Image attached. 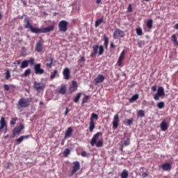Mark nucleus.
Returning <instances> with one entry per match:
<instances>
[{"mask_svg": "<svg viewBox=\"0 0 178 178\" xmlns=\"http://www.w3.org/2000/svg\"><path fill=\"white\" fill-rule=\"evenodd\" d=\"M80 62H86V57L84 56H81V59L79 60V63Z\"/></svg>", "mask_w": 178, "mask_h": 178, "instance_id": "5fc2aeb1", "label": "nucleus"}, {"mask_svg": "<svg viewBox=\"0 0 178 178\" xmlns=\"http://www.w3.org/2000/svg\"><path fill=\"white\" fill-rule=\"evenodd\" d=\"M68 113H69V108L67 107V108H65V116H67Z\"/></svg>", "mask_w": 178, "mask_h": 178, "instance_id": "13d9d810", "label": "nucleus"}, {"mask_svg": "<svg viewBox=\"0 0 178 178\" xmlns=\"http://www.w3.org/2000/svg\"><path fill=\"white\" fill-rule=\"evenodd\" d=\"M28 64L30 63V65H34L35 60L33 58H31L29 60H27Z\"/></svg>", "mask_w": 178, "mask_h": 178, "instance_id": "09e8293b", "label": "nucleus"}, {"mask_svg": "<svg viewBox=\"0 0 178 178\" xmlns=\"http://www.w3.org/2000/svg\"><path fill=\"white\" fill-rule=\"evenodd\" d=\"M3 88H4V90H5L6 91H9V90H10V88H9V86H8V85L4 84V85H3Z\"/></svg>", "mask_w": 178, "mask_h": 178, "instance_id": "864d4df0", "label": "nucleus"}, {"mask_svg": "<svg viewBox=\"0 0 178 178\" xmlns=\"http://www.w3.org/2000/svg\"><path fill=\"white\" fill-rule=\"evenodd\" d=\"M134 120L133 118L127 120V124H128V126H131V124H133Z\"/></svg>", "mask_w": 178, "mask_h": 178, "instance_id": "8fccbe9b", "label": "nucleus"}, {"mask_svg": "<svg viewBox=\"0 0 178 178\" xmlns=\"http://www.w3.org/2000/svg\"><path fill=\"white\" fill-rule=\"evenodd\" d=\"M30 102H31V98H21L18 101V109H22V108H28V106H30Z\"/></svg>", "mask_w": 178, "mask_h": 178, "instance_id": "7ed1b4c3", "label": "nucleus"}, {"mask_svg": "<svg viewBox=\"0 0 178 178\" xmlns=\"http://www.w3.org/2000/svg\"><path fill=\"white\" fill-rule=\"evenodd\" d=\"M152 90L154 91V92L156 91V86H152Z\"/></svg>", "mask_w": 178, "mask_h": 178, "instance_id": "bf43d9fd", "label": "nucleus"}, {"mask_svg": "<svg viewBox=\"0 0 178 178\" xmlns=\"http://www.w3.org/2000/svg\"><path fill=\"white\" fill-rule=\"evenodd\" d=\"M105 80V76L102 74H99L96 79H95V84H99V83H102Z\"/></svg>", "mask_w": 178, "mask_h": 178, "instance_id": "a211bd4d", "label": "nucleus"}, {"mask_svg": "<svg viewBox=\"0 0 178 178\" xmlns=\"http://www.w3.org/2000/svg\"><path fill=\"white\" fill-rule=\"evenodd\" d=\"M124 50L122 51L119 58H118V66H122V63L123 62V60H124Z\"/></svg>", "mask_w": 178, "mask_h": 178, "instance_id": "6ab92c4d", "label": "nucleus"}, {"mask_svg": "<svg viewBox=\"0 0 178 178\" xmlns=\"http://www.w3.org/2000/svg\"><path fill=\"white\" fill-rule=\"evenodd\" d=\"M22 137H24V138H30V135L22 136Z\"/></svg>", "mask_w": 178, "mask_h": 178, "instance_id": "e2e57ef3", "label": "nucleus"}, {"mask_svg": "<svg viewBox=\"0 0 178 178\" xmlns=\"http://www.w3.org/2000/svg\"><path fill=\"white\" fill-rule=\"evenodd\" d=\"M80 98H81V92H79L76 94V96L74 99V102H75V104H77V102L80 101Z\"/></svg>", "mask_w": 178, "mask_h": 178, "instance_id": "72a5a7b5", "label": "nucleus"}, {"mask_svg": "<svg viewBox=\"0 0 178 178\" xmlns=\"http://www.w3.org/2000/svg\"><path fill=\"white\" fill-rule=\"evenodd\" d=\"M126 35L124 34V31L120 30V29H116L113 33V38L114 40H118V38H123Z\"/></svg>", "mask_w": 178, "mask_h": 178, "instance_id": "20e7f679", "label": "nucleus"}, {"mask_svg": "<svg viewBox=\"0 0 178 178\" xmlns=\"http://www.w3.org/2000/svg\"><path fill=\"white\" fill-rule=\"evenodd\" d=\"M16 136H17V135L15 134V133L13 132V135L10 136V138H15V137H16Z\"/></svg>", "mask_w": 178, "mask_h": 178, "instance_id": "052dcab7", "label": "nucleus"}, {"mask_svg": "<svg viewBox=\"0 0 178 178\" xmlns=\"http://www.w3.org/2000/svg\"><path fill=\"white\" fill-rule=\"evenodd\" d=\"M69 23L65 20H62L58 24L59 31L61 33H66L67 31V26Z\"/></svg>", "mask_w": 178, "mask_h": 178, "instance_id": "423d86ee", "label": "nucleus"}, {"mask_svg": "<svg viewBox=\"0 0 178 178\" xmlns=\"http://www.w3.org/2000/svg\"><path fill=\"white\" fill-rule=\"evenodd\" d=\"M129 177V172L127 170H124L121 173V178H127Z\"/></svg>", "mask_w": 178, "mask_h": 178, "instance_id": "f704fd0d", "label": "nucleus"}, {"mask_svg": "<svg viewBox=\"0 0 178 178\" xmlns=\"http://www.w3.org/2000/svg\"><path fill=\"white\" fill-rule=\"evenodd\" d=\"M142 177H143V178L148 177V173H147V172H143V173L142 174Z\"/></svg>", "mask_w": 178, "mask_h": 178, "instance_id": "4d7b16f0", "label": "nucleus"}, {"mask_svg": "<svg viewBox=\"0 0 178 178\" xmlns=\"http://www.w3.org/2000/svg\"><path fill=\"white\" fill-rule=\"evenodd\" d=\"M88 99H90V96H87V95H86L83 98V99H82V105L83 104H86V102H87V101H88Z\"/></svg>", "mask_w": 178, "mask_h": 178, "instance_id": "37998d69", "label": "nucleus"}, {"mask_svg": "<svg viewBox=\"0 0 178 178\" xmlns=\"http://www.w3.org/2000/svg\"><path fill=\"white\" fill-rule=\"evenodd\" d=\"M58 94H62L65 95L66 94V85H62L60 88L58 90Z\"/></svg>", "mask_w": 178, "mask_h": 178, "instance_id": "393cba45", "label": "nucleus"}, {"mask_svg": "<svg viewBox=\"0 0 178 178\" xmlns=\"http://www.w3.org/2000/svg\"><path fill=\"white\" fill-rule=\"evenodd\" d=\"M138 99V94L134 95L130 99L129 102L131 104Z\"/></svg>", "mask_w": 178, "mask_h": 178, "instance_id": "c756f323", "label": "nucleus"}, {"mask_svg": "<svg viewBox=\"0 0 178 178\" xmlns=\"http://www.w3.org/2000/svg\"><path fill=\"white\" fill-rule=\"evenodd\" d=\"M127 10H128V12H129V13L133 12V8L131 7V4H129V5L128 6Z\"/></svg>", "mask_w": 178, "mask_h": 178, "instance_id": "603ef678", "label": "nucleus"}, {"mask_svg": "<svg viewBox=\"0 0 178 178\" xmlns=\"http://www.w3.org/2000/svg\"><path fill=\"white\" fill-rule=\"evenodd\" d=\"M164 107H165V102H160L157 104V108H159V109H162Z\"/></svg>", "mask_w": 178, "mask_h": 178, "instance_id": "58836bf2", "label": "nucleus"}, {"mask_svg": "<svg viewBox=\"0 0 178 178\" xmlns=\"http://www.w3.org/2000/svg\"><path fill=\"white\" fill-rule=\"evenodd\" d=\"M57 76H59V74H58V70L56 69L52 72H51L50 79L54 80V79H55V77Z\"/></svg>", "mask_w": 178, "mask_h": 178, "instance_id": "a878e982", "label": "nucleus"}, {"mask_svg": "<svg viewBox=\"0 0 178 178\" xmlns=\"http://www.w3.org/2000/svg\"><path fill=\"white\" fill-rule=\"evenodd\" d=\"M138 116L140 118H144V116H145V113H144L143 110H139L138 112Z\"/></svg>", "mask_w": 178, "mask_h": 178, "instance_id": "a19ab883", "label": "nucleus"}, {"mask_svg": "<svg viewBox=\"0 0 178 178\" xmlns=\"http://www.w3.org/2000/svg\"><path fill=\"white\" fill-rule=\"evenodd\" d=\"M20 67L21 69H26V67H29V61H27V60L22 61Z\"/></svg>", "mask_w": 178, "mask_h": 178, "instance_id": "7c9ffc66", "label": "nucleus"}, {"mask_svg": "<svg viewBox=\"0 0 178 178\" xmlns=\"http://www.w3.org/2000/svg\"><path fill=\"white\" fill-rule=\"evenodd\" d=\"M33 88L38 92H41L45 89V83L35 81L33 84Z\"/></svg>", "mask_w": 178, "mask_h": 178, "instance_id": "39448f33", "label": "nucleus"}, {"mask_svg": "<svg viewBox=\"0 0 178 178\" xmlns=\"http://www.w3.org/2000/svg\"><path fill=\"white\" fill-rule=\"evenodd\" d=\"M102 23H104V17H101L100 19L95 21V27H99Z\"/></svg>", "mask_w": 178, "mask_h": 178, "instance_id": "473e14b6", "label": "nucleus"}, {"mask_svg": "<svg viewBox=\"0 0 178 178\" xmlns=\"http://www.w3.org/2000/svg\"><path fill=\"white\" fill-rule=\"evenodd\" d=\"M104 52H105L104 46L95 44L92 46V52L90 54V57L95 58L97 56V54H98V55H104Z\"/></svg>", "mask_w": 178, "mask_h": 178, "instance_id": "f03ea898", "label": "nucleus"}, {"mask_svg": "<svg viewBox=\"0 0 178 178\" xmlns=\"http://www.w3.org/2000/svg\"><path fill=\"white\" fill-rule=\"evenodd\" d=\"M30 73H31V69L26 70L24 73V77H27V76H29Z\"/></svg>", "mask_w": 178, "mask_h": 178, "instance_id": "a18cd8bd", "label": "nucleus"}, {"mask_svg": "<svg viewBox=\"0 0 178 178\" xmlns=\"http://www.w3.org/2000/svg\"><path fill=\"white\" fill-rule=\"evenodd\" d=\"M77 82H76V81H72V86L69 88L70 94L74 92V91H77Z\"/></svg>", "mask_w": 178, "mask_h": 178, "instance_id": "f8f14e48", "label": "nucleus"}, {"mask_svg": "<svg viewBox=\"0 0 178 178\" xmlns=\"http://www.w3.org/2000/svg\"><path fill=\"white\" fill-rule=\"evenodd\" d=\"M70 154V149H66L63 152V155H64V156H65V158L67 157Z\"/></svg>", "mask_w": 178, "mask_h": 178, "instance_id": "c03bdc74", "label": "nucleus"}, {"mask_svg": "<svg viewBox=\"0 0 178 178\" xmlns=\"http://www.w3.org/2000/svg\"><path fill=\"white\" fill-rule=\"evenodd\" d=\"M159 95H158V93H156L155 95H154V99L156 100V101H159Z\"/></svg>", "mask_w": 178, "mask_h": 178, "instance_id": "6e6d98bb", "label": "nucleus"}, {"mask_svg": "<svg viewBox=\"0 0 178 178\" xmlns=\"http://www.w3.org/2000/svg\"><path fill=\"white\" fill-rule=\"evenodd\" d=\"M63 74L65 80H69L70 79V70L67 67L65 68L63 71Z\"/></svg>", "mask_w": 178, "mask_h": 178, "instance_id": "ddd939ff", "label": "nucleus"}, {"mask_svg": "<svg viewBox=\"0 0 178 178\" xmlns=\"http://www.w3.org/2000/svg\"><path fill=\"white\" fill-rule=\"evenodd\" d=\"M119 126V115L116 114L114 116L113 121V128L118 129Z\"/></svg>", "mask_w": 178, "mask_h": 178, "instance_id": "2eb2a0df", "label": "nucleus"}, {"mask_svg": "<svg viewBox=\"0 0 178 178\" xmlns=\"http://www.w3.org/2000/svg\"><path fill=\"white\" fill-rule=\"evenodd\" d=\"M34 70L35 74H44V69L41 68V64L40 63L34 65Z\"/></svg>", "mask_w": 178, "mask_h": 178, "instance_id": "1a4fd4ad", "label": "nucleus"}, {"mask_svg": "<svg viewBox=\"0 0 178 178\" xmlns=\"http://www.w3.org/2000/svg\"><path fill=\"white\" fill-rule=\"evenodd\" d=\"M99 136H102V132H97L93 136L90 141V145H92V147L96 145L97 148H99L104 145V140H99ZM97 140H99L97 141Z\"/></svg>", "mask_w": 178, "mask_h": 178, "instance_id": "f257e3e1", "label": "nucleus"}, {"mask_svg": "<svg viewBox=\"0 0 178 178\" xmlns=\"http://www.w3.org/2000/svg\"><path fill=\"white\" fill-rule=\"evenodd\" d=\"M30 31L31 33H33V34H41L42 33V28L40 29L38 27L31 26L30 28Z\"/></svg>", "mask_w": 178, "mask_h": 178, "instance_id": "4468645a", "label": "nucleus"}, {"mask_svg": "<svg viewBox=\"0 0 178 178\" xmlns=\"http://www.w3.org/2000/svg\"><path fill=\"white\" fill-rule=\"evenodd\" d=\"M161 168L164 172H166V171L170 170V169H172V165H170V163H165L161 165Z\"/></svg>", "mask_w": 178, "mask_h": 178, "instance_id": "aec40b11", "label": "nucleus"}, {"mask_svg": "<svg viewBox=\"0 0 178 178\" xmlns=\"http://www.w3.org/2000/svg\"><path fill=\"white\" fill-rule=\"evenodd\" d=\"M110 47L115 48V44H113V42H111Z\"/></svg>", "mask_w": 178, "mask_h": 178, "instance_id": "680f3d73", "label": "nucleus"}, {"mask_svg": "<svg viewBox=\"0 0 178 178\" xmlns=\"http://www.w3.org/2000/svg\"><path fill=\"white\" fill-rule=\"evenodd\" d=\"M5 140H6V138H9V134L6 135L5 137H4Z\"/></svg>", "mask_w": 178, "mask_h": 178, "instance_id": "338daca9", "label": "nucleus"}, {"mask_svg": "<svg viewBox=\"0 0 178 178\" xmlns=\"http://www.w3.org/2000/svg\"><path fill=\"white\" fill-rule=\"evenodd\" d=\"M5 79L6 80L10 79V71L9 70H6Z\"/></svg>", "mask_w": 178, "mask_h": 178, "instance_id": "ea45409f", "label": "nucleus"}, {"mask_svg": "<svg viewBox=\"0 0 178 178\" xmlns=\"http://www.w3.org/2000/svg\"><path fill=\"white\" fill-rule=\"evenodd\" d=\"M32 26H33V25L31 24V23H30V19H29V18L27 17H26L24 19V29H30Z\"/></svg>", "mask_w": 178, "mask_h": 178, "instance_id": "f3484780", "label": "nucleus"}, {"mask_svg": "<svg viewBox=\"0 0 178 178\" xmlns=\"http://www.w3.org/2000/svg\"><path fill=\"white\" fill-rule=\"evenodd\" d=\"M94 119L95 120H98V115L95 114V113H92L91 118H90V121L94 122Z\"/></svg>", "mask_w": 178, "mask_h": 178, "instance_id": "4c0bfd02", "label": "nucleus"}, {"mask_svg": "<svg viewBox=\"0 0 178 178\" xmlns=\"http://www.w3.org/2000/svg\"><path fill=\"white\" fill-rule=\"evenodd\" d=\"M17 120H19V119L17 117L12 118L10 122V124L14 126V124H16V122H17Z\"/></svg>", "mask_w": 178, "mask_h": 178, "instance_id": "c9c22d12", "label": "nucleus"}, {"mask_svg": "<svg viewBox=\"0 0 178 178\" xmlns=\"http://www.w3.org/2000/svg\"><path fill=\"white\" fill-rule=\"evenodd\" d=\"M154 23V20L152 19H149L146 22V26L149 30H151L152 29V24Z\"/></svg>", "mask_w": 178, "mask_h": 178, "instance_id": "cd10ccee", "label": "nucleus"}, {"mask_svg": "<svg viewBox=\"0 0 178 178\" xmlns=\"http://www.w3.org/2000/svg\"><path fill=\"white\" fill-rule=\"evenodd\" d=\"M174 29H175V30H178V23L174 26Z\"/></svg>", "mask_w": 178, "mask_h": 178, "instance_id": "0e129e2a", "label": "nucleus"}, {"mask_svg": "<svg viewBox=\"0 0 178 178\" xmlns=\"http://www.w3.org/2000/svg\"><path fill=\"white\" fill-rule=\"evenodd\" d=\"M95 129V124L94 123V121H90L89 124V130L90 133H92L94 131V129Z\"/></svg>", "mask_w": 178, "mask_h": 178, "instance_id": "c85d7f7f", "label": "nucleus"}, {"mask_svg": "<svg viewBox=\"0 0 178 178\" xmlns=\"http://www.w3.org/2000/svg\"><path fill=\"white\" fill-rule=\"evenodd\" d=\"M137 44L139 47V48H143V47H144V45H145V42L144 40H138L137 41Z\"/></svg>", "mask_w": 178, "mask_h": 178, "instance_id": "e433bc0d", "label": "nucleus"}, {"mask_svg": "<svg viewBox=\"0 0 178 178\" xmlns=\"http://www.w3.org/2000/svg\"><path fill=\"white\" fill-rule=\"evenodd\" d=\"M72 165H73L72 170L71 172L70 176H73V175H74L76 172H77L78 170H80V162L74 161L72 163Z\"/></svg>", "mask_w": 178, "mask_h": 178, "instance_id": "0eeeda50", "label": "nucleus"}, {"mask_svg": "<svg viewBox=\"0 0 178 178\" xmlns=\"http://www.w3.org/2000/svg\"><path fill=\"white\" fill-rule=\"evenodd\" d=\"M8 129L6 126V121L5 120V118L1 117L0 120V130H2L3 129Z\"/></svg>", "mask_w": 178, "mask_h": 178, "instance_id": "5701e85b", "label": "nucleus"}, {"mask_svg": "<svg viewBox=\"0 0 178 178\" xmlns=\"http://www.w3.org/2000/svg\"><path fill=\"white\" fill-rule=\"evenodd\" d=\"M171 40L172 41L175 45H177V47H178V41H177V38L176 37V35L175 34L172 35Z\"/></svg>", "mask_w": 178, "mask_h": 178, "instance_id": "2f4dec72", "label": "nucleus"}, {"mask_svg": "<svg viewBox=\"0 0 178 178\" xmlns=\"http://www.w3.org/2000/svg\"><path fill=\"white\" fill-rule=\"evenodd\" d=\"M22 130H24V124L21 123L19 124V126L15 127L13 129V133H14V134H20V133H22Z\"/></svg>", "mask_w": 178, "mask_h": 178, "instance_id": "6e6552de", "label": "nucleus"}, {"mask_svg": "<svg viewBox=\"0 0 178 178\" xmlns=\"http://www.w3.org/2000/svg\"><path fill=\"white\" fill-rule=\"evenodd\" d=\"M136 34H138V35H143V29H141L140 28H137Z\"/></svg>", "mask_w": 178, "mask_h": 178, "instance_id": "49530a36", "label": "nucleus"}, {"mask_svg": "<svg viewBox=\"0 0 178 178\" xmlns=\"http://www.w3.org/2000/svg\"><path fill=\"white\" fill-rule=\"evenodd\" d=\"M160 127L162 131H166L169 127L168 126V123H166V121L163 120L160 124Z\"/></svg>", "mask_w": 178, "mask_h": 178, "instance_id": "4be33fe9", "label": "nucleus"}, {"mask_svg": "<svg viewBox=\"0 0 178 178\" xmlns=\"http://www.w3.org/2000/svg\"><path fill=\"white\" fill-rule=\"evenodd\" d=\"M102 0H96V3H97V5H99V3H101Z\"/></svg>", "mask_w": 178, "mask_h": 178, "instance_id": "69168bd1", "label": "nucleus"}, {"mask_svg": "<svg viewBox=\"0 0 178 178\" xmlns=\"http://www.w3.org/2000/svg\"><path fill=\"white\" fill-rule=\"evenodd\" d=\"M123 145H124V147H127V145H130V138H127V140L124 141Z\"/></svg>", "mask_w": 178, "mask_h": 178, "instance_id": "79ce46f5", "label": "nucleus"}, {"mask_svg": "<svg viewBox=\"0 0 178 178\" xmlns=\"http://www.w3.org/2000/svg\"><path fill=\"white\" fill-rule=\"evenodd\" d=\"M46 67H49V69H52V65L54 63V57L52 56H48L46 58Z\"/></svg>", "mask_w": 178, "mask_h": 178, "instance_id": "9d476101", "label": "nucleus"}, {"mask_svg": "<svg viewBox=\"0 0 178 178\" xmlns=\"http://www.w3.org/2000/svg\"><path fill=\"white\" fill-rule=\"evenodd\" d=\"M55 30V25H51L44 28H42V33H51Z\"/></svg>", "mask_w": 178, "mask_h": 178, "instance_id": "9b49d317", "label": "nucleus"}, {"mask_svg": "<svg viewBox=\"0 0 178 178\" xmlns=\"http://www.w3.org/2000/svg\"><path fill=\"white\" fill-rule=\"evenodd\" d=\"M73 134V129L72 127H69L65 134V138H70Z\"/></svg>", "mask_w": 178, "mask_h": 178, "instance_id": "412c9836", "label": "nucleus"}, {"mask_svg": "<svg viewBox=\"0 0 178 178\" xmlns=\"http://www.w3.org/2000/svg\"><path fill=\"white\" fill-rule=\"evenodd\" d=\"M23 140H24V136H22L16 140V142L17 143V144H20L22 141H23Z\"/></svg>", "mask_w": 178, "mask_h": 178, "instance_id": "de8ad7c7", "label": "nucleus"}, {"mask_svg": "<svg viewBox=\"0 0 178 178\" xmlns=\"http://www.w3.org/2000/svg\"><path fill=\"white\" fill-rule=\"evenodd\" d=\"M157 94L159 97H163L165 95V90L163 87H159L157 90Z\"/></svg>", "mask_w": 178, "mask_h": 178, "instance_id": "bb28decb", "label": "nucleus"}, {"mask_svg": "<svg viewBox=\"0 0 178 178\" xmlns=\"http://www.w3.org/2000/svg\"><path fill=\"white\" fill-rule=\"evenodd\" d=\"M43 47L44 45L42 44V42L41 40H39L36 43L35 51H37V52H42Z\"/></svg>", "mask_w": 178, "mask_h": 178, "instance_id": "dca6fc26", "label": "nucleus"}, {"mask_svg": "<svg viewBox=\"0 0 178 178\" xmlns=\"http://www.w3.org/2000/svg\"><path fill=\"white\" fill-rule=\"evenodd\" d=\"M81 156L86 157V156H88V155H90L89 154H87L86 151H82L81 153Z\"/></svg>", "mask_w": 178, "mask_h": 178, "instance_id": "3c124183", "label": "nucleus"}, {"mask_svg": "<svg viewBox=\"0 0 178 178\" xmlns=\"http://www.w3.org/2000/svg\"><path fill=\"white\" fill-rule=\"evenodd\" d=\"M103 40L104 41V49H108V45H109V39L108 38V37H106V35H104Z\"/></svg>", "mask_w": 178, "mask_h": 178, "instance_id": "b1692460", "label": "nucleus"}, {"mask_svg": "<svg viewBox=\"0 0 178 178\" xmlns=\"http://www.w3.org/2000/svg\"><path fill=\"white\" fill-rule=\"evenodd\" d=\"M20 63H22V62H20V60L17 61V65H20Z\"/></svg>", "mask_w": 178, "mask_h": 178, "instance_id": "774afa93", "label": "nucleus"}]
</instances>
